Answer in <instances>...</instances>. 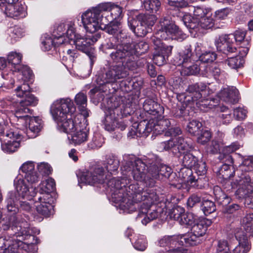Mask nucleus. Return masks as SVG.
I'll use <instances>...</instances> for the list:
<instances>
[{
    "mask_svg": "<svg viewBox=\"0 0 253 253\" xmlns=\"http://www.w3.org/2000/svg\"><path fill=\"white\" fill-rule=\"evenodd\" d=\"M126 180L125 178H113L108 182V186L112 192V198L114 203L119 204L124 210L132 211L136 208H132L135 203L143 201L137 218L141 220L143 224L146 225L150 221L156 219L159 212L151 209L153 204L159 201V197L153 189L144 190L137 183L132 184L126 187Z\"/></svg>",
    "mask_w": 253,
    "mask_h": 253,
    "instance_id": "1",
    "label": "nucleus"
},
{
    "mask_svg": "<svg viewBox=\"0 0 253 253\" xmlns=\"http://www.w3.org/2000/svg\"><path fill=\"white\" fill-rule=\"evenodd\" d=\"M126 45V43L119 40V35L110 37L104 44L105 49H115L110 53V57L112 61L118 65L111 66L105 73L98 75L96 79L98 84L114 83L118 79L126 78L128 75L127 71L124 68L125 59L119 55V49Z\"/></svg>",
    "mask_w": 253,
    "mask_h": 253,
    "instance_id": "2",
    "label": "nucleus"
},
{
    "mask_svg": "<svg viewBox=\"0 0 253 253\" xmlns=\"http://www.w3.org/2000/svg\"><path fill=\"white\" fill-rule=\"evenodd\" d=\"M146 116L149 119L141 121L137 126L136 131L144 136H147L151 132L160 134L170 125L169 120L161 119L164 109L157 102L151 99H146L143 105Z\"/></svg>",
    "mask_w": 253,
    "mask_h": 253,
    "instance_id": "3",
    "label": "nucleus"
},
{
    "mask_svg": "<svg viewBox=\"0 0 253 253\" xmlns=\"http://www.w3.org/2000/svg\"><path fill=\"white\" fill-rule=\"evenodd\" d=\"M10 221L12 223L11 227L9 225L4 224L3 229L8 230L10 236H13L12 243L6 249L3 253H20V250H23L28 253H34L37 250L34 242L35 237L32 235L28 229L22 227L20 223L16 221L15 216H12Z\"/></svg>",
    "mask_w": 253,
    "mask_h": 253,
    "instance_id": "4",
    "label": "nucleus"
},
{
    "mask_svg": "<svg viewBox=\"0 0 253 253\" xmlns=\"http://www.w3.org/2000/svg\"><path fill=\"white\" fill-rule=\"evenodd\" d=\"M50 111L60 131H73L75 122L72 119V115L76 111V107L70 99L56 100L52 105Z\"/></svg>",
    "mask_w": 253,
    "mask_h": 253,
    "instance_id": "5",
    "label": "nucleus"
},
{
    "mask_svg": "<svg viewBox=\"0 0 253 253\" xmlns=\"http://www.w3.org/2000/svg\"><path fill=\"white\" fill-rule=\"evenodd\" d=\"M119 49V55L125 59V69L133 70L136 67L135 56L146 53L149 49L148 44L144 41H140L136 44L126 43V46Z\"/></svg>",
    "mask_w": 253,
    "mask_h": 253,
    "instance_id": "6",
    "label": "nucleus"
},
{
    "mask_svg": "<svg viewBox=\"0 0 253 253\" xmlns=\"http://www.w3.org/2000/svg\"><path fill=\"white\" fill-rule=\"evenodd\" d=\"M247 31L243 30H236L233 34L224 35L219 36L215 41L217 50L227 56L232 53H237V48L235 45V41L242 44L245 41V38Z\"/></svg>",
    "mask_w": 253,
    "mask_h": 253,
    "instance_id": "7",
    "label": "nucleus"
},
{
    "mask_svg": "<svg viewBox=\"0 0 253 253\" xmlns=\"http://www.w3.org/2000/svg\"><path fill=\"white\" fill-rule=\"evenodd\" d=\"M158 35L162 39L175 40L182 41L186 35L177 26L169 17L161 18L158 25Z\"/></svg>",
    "mask_w": 253,
    "mask_h": 253,
    "instance_id": "8",
    "label": "nucleus"
},
{
    "mask_svg": "<svg viewBox=\"0 0 253 253\" xmlns=\"http://www.w3.org/2000/svg\"><path fill=\"white\" fill-rule=\"evenodd\" d=\"M147 164L140 159L134 161H128L123 166L124 170L126 172L131 171L133 179L138 181H144L147 185L152 187L154 185V181L149 180L146 174Z\"/></svg>",
    "mask_w": 253,
    "mask_h": 253,
    "instance_id": "9",
    "label": "nucleus"
},
{
    "mask_svg": "<svg viewBox=\"0 0 253 253\" xmlns=\"http://www.w3.org/2000/svg\"><path fill=\"white\" fill-rule=\"evenodd\" d=\"M100 37V35L98 34L86 37H83L80 35L77 36L76 39H75L74 43L76 48L88 55L91 65L93 64L94 60L95 58L93 44Z\"/></svg>",
    "mask_w": 253,
    "mask_h": 253,
    "instance_id": "10",
    "label": "nucleus"
},
{
    "mask_svg": "<svg viewBox=\"0 0 253 253\" xmlns=\"http://www.w3.org/2000/svg\"><path fill=\"white\" fill-rule=\"evenodd\" d=\"M84 27L87 32L94 33L102 27V22L106 21V17L97 13L93 8L88 10L82 15Z\"/></svg>",
    "mask_w": 253,
    "mask_h": 253,
    "instance_id": "11",
    "label": "nucleus"
},
{
    "mask_svg": "<svg viewBox=\"0 0 253 253\" xmlns=\"http://www.w3.org/2000/svg\"><path fill=\"white\" fill-rule=\"evenodd\" d=\"M207 87L205 83L200 82L189 85L186 89L189 94L187 95L191 97V101H196L197 106L201 110H204L205 108L211 109L213 106L212 104L208 103V100L204 102L202 101L203 93L206 91Z\"/></svg>",
    "mask_w": 253,
    "mask_h": 253,
    "instance_id": "12",
    "label": "nucleus"
},
{
    "mask_svg": "<svg viewBox=\"0 0 253 253\" xmlns=\"http://www.w3.org/2000/svg\"><path fill=\"white\" fill-rule=\"evenodd\" d=\"M33 200L39 204L36 205L38 212L44 217H48L53 213V206L52 205L53 198L50 194H38Z\"/></svg>",
    "mask_w": 253,
    "mask_h": 253,
    "instance_id": "13",
    "label": "nucleus"
},
{
    "mask_svg": "<svg viewBox=\"0 0 253 253\" xmlns=\"http://www.w3.org/2000/svg\"><path fill=\"white\" fill-rule=\"evenodd\" d=\"M179 236H165L159 240V245L165 248V252L160 253H188L187 250L179 248Z\"/></svg>",
    "mask_w": 253,
    "mask_h": 253,
    "instance_id": "14",
    "label": "nucleus"
},
{
    "mask_svg": "<svg viewBox=\"0 0 253 253\" xmlns=\"http://www.w3.org/2000/svg\"><path fill=\"white\" fill-rule=\"evenodd\" d=\"M105 176L102 167H96L82 172L80 181L85 184L93 185L104 182Z\"/></svg>",
    "mask_w": 253,
    "mask_h": 253,
    "instance_id": "15",
    "label": "nucleus"
},
{
    "mask_svg": "<svg viewBox=\"0 0 253 253\" xmlns=\"http://www.w3.org/2000/svg\"><path fill=\"white\" fill-rule=\"evenodd\" d=\"M20 137L18 133L9 130L5 132L0 138V143L2 150L5 152L13 153L17 150L20 146L19 141L16 140Z\"/></svg>",
    "mask_w": 253,
    "mask_h": 253,
    "instance_id": "16",
    "label": "nucleus"
},
{
    "mask_svg": "<svg viewBox=\"0 0 253 253\" xmlns=\"http://www.w3.org/2000/svg\"><path fill=\"white\" fill-rule=\"evenodd\" d=\"M121 113V109L119 107L118 103L115 104L114 107L110 106L106 112L104 124V128L109 131H114L117 127V119Z\"/></svg>",
    "mask_w": 253,
    "mask_h": 253,
    "instance_id": "17",
    "label": "nucleus"
},
{
    "mask_svg": "<svg viewBox=\"0 0 253 253\" xmlns=\"http://www.w3.org/2000/svg\"><path fill=\"white\" fill-rule=\"evenodd\" d=\"M0 8L8 17L17 18L25 16L24 6L22 3L4 4L3 0H0Z\"/></svg>",
    "mask_w": 253,
    "mask_h": 253,
    "instance_id": "18",
    "label": "nucleus"
},
{
    "mask_svg": "<svg viewBox=\"0 0 253 253\" xmlns=\"http://www.w3.org/2000/svg\"><path fill=\"white\" fill-rule=\"evenodd\" d=\"M219 159L223 163V165L220 167L218 170L219 175L224 179H229L233 176L234 171H232L231 165L233 163V159L229 154H220Z\"/></svg>",
    "mask_w": 253,
    "mask_h": 253,
    "instance_id": "19",
    "label": "nucleus"
},
{
    "mask_svg": "<svg viewBox=\"0 0 253 253\" xmlns=\"http://www.w3.org/2000/svg\"><path fill=\"white\" fill-rule=\"evenodd\" d=\"M19 201H20V197H18L15 192H10L8 193L6 199V209L8 212H11L12 215L8 218V222H6L2 224V228L4 224L9 225V227H11L12 225V223L10 221V218L12 216H15L16 219V221L18 223H20L18 221L16 217L14 215L19 211L18 204Z\"/></svg>",
    "mask_w": 253,
    "mask_h": 253,
    "instance_id": "20",
    "label": "nucleus"
},
{
    "mask_svg": "<svg viewBox=\"0 0 253 253\" xmlns=\"http://www.w3.org/2000/svg\"><path fill=\"white\" fill-rule=\"evenodd\" d=\"M8 100L14 104L15 117L23 125H26L30 117L27 115L30 112V109L20 101L19 102H15L12 98H9Z\"/></svg>",
    "mask_w": 253,
    "mask_h": 253,
    "instance_id": "21",
    "label": "nucleus"
},
{
    "mask_svg": "<svg viewBox=\"0 0 253 253\" xmlns=\"http://www.w3.org/2000/svg\"><path fill=\"white\" fill-rule=\"evenodd\" d=\"M14 186L18 197L22 199H26L30 200L33 197L36 196L38 194L35 192V190L32 192H30L29 188L25 184L24 180L22 178H16L14 181Z\"/></svg>",
    "mask_w": 253,
    "mask_h": 253,
    "instance_id": "22",
    "label": "nucleus"
},
{
    "mask_svg": "<svg viewBox=\"0 0 253 253\" xmlns=\"http://www.w3.org/2000/svg\"><path fill=\"white\" fill-rule=\"evenodd\" d=\"M70 135L68 138L75 144H80L87 140V131L86 129H81L79 126L74 122V127L72 132H65Z\"/></svg>",
    "mask_w": 253,
    "mask_h": 253,
    "instance_id": "23",
    "label": "nucleus"
},
{
    "mask_svg": "<svg viewBox=\"0 0 253 253\" xmlns=\"http://www.w3.org/2000/svg\"><path fill=\"white\" fill-rule=\"evenodd\" d=\"M147 167L148 168L147 177L149 180L160 179V173L158 161L154 156L150 155L146 160Z\"/></svg>",
    "mask_w": 253,
    "mask_h": 253,
    "instance_id": "24",
    "label": "nucleus"
},
{
    "mask_svg": "<svg viewBox=\"0 0 253 253\" xmlns=\"http://www.w3.org/2000/svg\"><path fill=\"white\" fill-rule=\"evenodd\" d=\"M218 95L220 100L234 104L238 101L239 91L235 87H231L221 90Z\"/></svg>",
    "mask_w": 253,
    "mask_h": 253,
    "instance_id": "25",
    "label": "nucleus"
},
{
    "mask_svg": "<svg viewBox=\"0 0 253 253\" xmlns=\"http://www.w3.org/2000/svg\"><path fill=\"white\" fill-rule=\"evenodd\" d=\"M212 223L211 219L208 218L199 219L191 228V232L199 238L203 236L207 230L208 227Z\"/></svg>",
    "mask_w": 253,
    "mask_h": 253,
    "instance_id": "26",
    "label": "nucleus"
},
{
    "mask_svg": "<svg viewBox=\"0 0 253 253\" xmlns=\"http://www.w3.org/2000/svg\"><path fill=\"white\" fill-rule=\"evenodd\" d=\"M128 25L132 31L138 37H144L149 32V28L140 24L135 18L129 17Z\"/></svg>",
    "mask_w": 253,
    "mask_h": 253,
    "instance_id": "27",
    "label": "nucleus"
},
{
    "mask_svg": "<svg viewBox=\"0 0 253 253\" xmlns=\"http://www.w3.org/2000/svg\"><path fill=\"white\" fill-rule=\"evenodd\" d=\"M102 30H104L107 33L111 35L122 34V30L121 23L118 21H111L108 22L106 18V21L102 22Z\"/></svg>",
    "mask_w": 253,
    "mask_h": 253,
    "instance_id": "28",
    "label": "nucleus"
},
{
    "mask_svg": "<svg viewBox=\"0 0 253 253\" xmlns=\"http://www.w3.org/2000/svg\"><path fill=\"white\" fill-rule=\"evenodd\" d=\"M250 177L245 176L239 180V188L237 190L239 194L242 196L248 195L253 190V183Z\"/></svg>",
    "mask_w": 253,
    "mask_h": 253,
    "instance_id": "29",
    "label": "nucleus"
},
{
    "mask_svg": "<svg viewBox=\"0 0 253 253\" xmlns=\"http://www.w3.org/2000/svg\"><path fill=\"white\" fill-rule=\"evenodd\" d=\"M179 246H195L201 242V239L193 232L179 236Z\"/></svg>",
    "mask_w": 253,
    "mask_h": 253,
    "instance_id": "30",
    "label": "nucleus"
},
{
    "mask_svg": "<svg viewBox=\"0 0 253 253\" xmlns=\"http://www.w3.org/2000/svg\"><path fill=\"white\" fill-rule=\"evenodd\" d=\"M29 122V128L26 130V134L29 138L36 137L42 127L41 124L35 118H31V117Z\"/></svg>",
    "mask_w": 253,
    "mask_h": 253,
    "instance_id": "31",
    "label": "nucleus"
},
{
    "mask_svg": "<svg viewBox=\"0 0 253 253\" xmlns=\"http://www.w3.org/2000/svg\"><path fill=\"white\" fill-rule=\"evenodd\" d=\"M192 49L191 45H186L185 49L180 52L176 57L175 62L177 66L182 65L191 61Z\"/></svg>",
    "mask_w": 253,
    "mask_h": 253,
    "instance_id": "32",
    "label": "nucleus"
},
{
    "mask_svg": "<svg viewBox=\"0 0 253 253\" xmlns=\"http://www.w3.org/2000/svg\"><path fill=\"white\" fill-rule=\"evenodd\" d=\"M203 67H200L197 64L188 62V63L182 65L181 74L183 76L195 75L202 72Z\"/></svg>",
    "mask_w": 253,
    "mask_h": 253,
    "instance_id": "33",
    "label": "nucleus"
},
{
    "mask_svg": "<svg viewBox=\"0 0 253 253\" xmlns=\"http://www.w3.org/2000/svg\"><path fill=\"white\" fill-rule=\"evenodd\" d=\"M239 244L233 250V253H247L251 249V245L248 240V235L238 237Z\"/></svg>",
    "mask_w": 253,
    "mask_h": 253,
    "instance_id": "34",
    "label": "nucleus"
},
{
    "mask_svg": "<svg viewBox=\"0 0 253 253\" xmlns=\"http://www.w3.org/2000/svg\"><path fill=\"white\" fill-rule=\"evenodd\" d=\"M160 36L158 35V31L156 33L155 36L151 38V41L155 46V51L161 50L166 54L171 53L173 46L167 45L164 44L160 39Z\"/></svg>",
    "mask_w": 253,
    "mask_h": 253,
    "instance_id": "35",
    "label": "nucleus"
},
{
    "mask_svg": "<svg viewBox=\"0 0 253 253\" xmlns=\"http://www.w3.org/2000/svg\"><path fill=\"white\" fill-rule=\"evenodd\" d=\"M221 73L220 69L216 64L207 65L204 67V69L202 70L203 76L209 77L213 76L215 79H217Z\"/></svg>",
    "mask_w": 253,
    "mask_h": 253,
    "instance_id": "36",
    "label": "nucleus"
},
{
    "mask_svg": "<svg viewBox=\"0 0 253 253\" xmlns=\"http://www.w3.org/2000/svg\"><path fill=\"white\" fill-rule=\"evenodd\" d=\"M40 190L38 194H50L55 188V182L52 178H48L45 181H42L40 185Z\"/></svg>",
    "mask_w": 253,
    "mask_h": 253,
    "instance_id": "37",
    "label": "nucleus"
},
{
    "mask_svg": "<svg viewBox=\"0 0 253 253\" xmlns=\"http://www.w3.org/2000/svg\"><path fill=\"white\" fill-rule=\"evenodd\" d=\"M92 8H93L95 11L97 10V13H99V14H101V12L103 11L112 10V14H113L114 12H117V13H116V15L114 17L115 19L119 17L122 13V10L120 7H116V8L112 9L109 3H101Z\"/></svg>",
    "mask_w": 253,
    "mask_h": 253,
    "instance_id": "38",
    "label": "nucleus"
},
{
    "mask_svg": "<svg viewBox=\"0 0 253 253\" xmlns=\"http://www.w3.org/2000/svg\"><path fill=\"white\" fill-rule=\"evenodd\" d=\"M120 165V162L117 157L114 156H109L104 163V166L106 170L110 173L116 171Z\"/></svg>",
    "mask_w": 253,
    "mask_h": 253,
    "instance_id": "39",
    "label": "nucleus"
},
{
    "mask_svg": "<svg viewBox=\"0 0 253 253\" xmlns=\"http://www.w3.org/2000/svg\"><path fill=\"white\" fill-rule=\"evenodd\" d=\"M217 111H219L218 117L220 121H222L223 124H229L232 120V116L231 111L226 106H217L216 107Z\"/></svg>",
    "mask_w": 253,
    "mask_h": 253,
    "instance_id": "40",
    "label": "nucleus"
},
{
    "mask_svg": "<svg viewBox=\"0 0 253 253\" xmlns=\"http://www.w3.org/2000/svg\"><path fill=\"white\" fill-rule=\"evenodd\" d=\"M156 19V17L154 15L143 14L138 15L136 18L140 24H143L149 29L150 27L154 25Z\"/></svg>",
    "mask_w": 253,
    "mask_h": 253,
    "instance_id": "41",
    "label": "nucleus"
},
{
    "mask_svg": "<svg viewBox=\"0 0 253 253\" xmlns=\"http://www.w3.org/2000/svg\"><path fill=\"white\" fill-rule=\"evenodd\" d=\"M183 21L185 26L189 30L198 31L200 29V22L198 18L191 17L190 15H185L183 17Z\"/></svg>",
    "mask_w": 253,
    "mask_h": 253,
    "instance_id": "42",
    "label": "nucleus"
},
{
    "mask_svg": "<svg viewBox=\"0 0 253 253\" xmlns=\"http://www.w3.org/2000/svg\"><path fill=\"white\" fill-rule=\"evenodd\" d=\"M142 2L146 10L150 13L157 12L161 7L159 0H144Z\"/></svg>",
    "mask_w": 253,
    "mask_h": 253,
    "instance_id": "43",
    "label": "nucleus"
},
{
    "mask_svg": "<svg viewBox=\"0 0 253 253\" xmlns=\"http://www.w3.org/2000/svg\"><path fill=\"white\" fill-rule=\"evenodd\" d=\"M197 162L198 159L192 154L187 153L183 154L182 164L185 167L184 169H191L193 167H195Z\"/></svg>",
    "mask_w": 253,
    "mask_h": 253,
    "instance_id": "44",
    "label": "nucleus"
},
{
    "mask_svg": "<svg viewBox=\"0 0 253 253\" xmlns=\"http://www.w3.org/2000/svg\"><path fill=\"white\" fill-rule=\"evenodd\" d=\"M176 149H177V154L178 153L185 154V152L189 151L192 146L186 141L184 139L181 137H175Z\"/></svg>",
    "mask_w": 253,
    "mask_h": 253,
    "instance_id": "45",
    "label": "nucleus"
},
{
    "mask_svg": "<svg viewBox=\"0 0 253 253\" xmlns=\"http://www.w3.org/2000/svg\"><path fill=\"white\" fill-rule=\"evenodd\" d=\"M67 29V23H61L53 31V36L54 40L62 42L63 40L66 43V39L65 38V34Z\"/></svg>",
    "mask_w": 253,
    "mask_h": 253,
    "instance_id": "46",
    "label": "nucleus"
},
{
    "mask_svg": "<svg viewBox=\"0 0 253 253\" xmlns=\"http://www.w3.org/2000/svg\"><path fill=\"white\" fill-rule=\"evenodd\" d=\"M75 102L84 115L86 114V107L87 105V97L82 92L77 94L75 97Z\"/></svg>",
    "mask_w": 253,
    "mask_h": 253,
    "instance_id": "47",
    "label": "nucleus"
},
{
    "mask_svg": "<svg viewBox=\"0 0 253 253\" xmlns=\"http://www.w3.org/2000/svg\"><path fill=\"white\" fill-rule=\"evenodd\" d=\"M171 53L166 54L161 50H156L154 52V62L159 66H162L166 63V59Z\"/></svg>",
    "mask_w": 253,
    "mask_h": 253,
    "instance_id": "48",
    "label": "nucleus"
},
{
    "mask_svg": "<svg viewBox=\"0 0 253 253\" xmlns=\"http://www.w3.org/2000/svg\"><path fill=\"white\" fill-rule=\"evenodd\" d=\"M202 124L196 120H192L189 122L187 126V130L192 135H196L199 134L201 131Z\"/></svg>",
    "mask_w": 253,
    "mask_h": 253,
    "instance_id": "49",
    "label": "nucleus"
},
{
    "mask_svg": "<svg viewBox=\"0 0 253 253\" xmlns=\"http://www.w3.org/2000/svg\"><path fill=\"white\" fill-rule=\"evenodd\" d=\"M196 216L191 212L184 213L181 215L179 222L181 225H192L196 222Z\"/></svg>",
    "mask_w": 253,
    "mask_h": 253,
    "instance_id": "50",
    "label": "nucleus"
},
{
    "mask_svg": "<svg viewBox=\"0 0 253 253\" xmlns=\"http://www.w3.org/2000/svg\"><path fill=\"white\" fill-rule=\"evenodd\" d=\"M160 148L164 150H171L174 155L177 154V149H176L175 137L168 141L162 142L160 144Z\"/></svg>",
    "mask_w": 253,
    "mask_h": 253,
    "instance_id": "51",
    "label": "nucleus"
},
{
    "mask_svg": "<svg viewBox=\"0 0 253 253\" xmlns=\"http://www.w3.org/2000/svg\"><path fill=\"white\" fill-rule=\"evenodd\" d=\"M225 63L232 69H237L243 66L244 60L240 56H235L228 58Z\"/></svg>",
    "mask_w": 253,
    "mask_h": 253,
    "instance_id": "52",
    "label": "nucleus"
},
{
    "mask_svg": "<svg viewBox=\"0 0 253 253\" xmlns=\"http://www.w3.org/2000/svg\"><path fill=\"white\" fill-rule=\"evenodd\" d=\"M215 198L218 203L223 206H226L230 202V199L226 196L218 187L214 188Z\"/></svg>",
    "mask_w": 253,
    "mask_h": 253,
    "instance_id": "53",
    "label": "nucleus"
},
{
    "mask_svg": "<svg viewBox=\"0 0 253 253\" xmlns=\"http://www.w3.org/2000/svg\"><path fill=\"white\" fill-rule=\"evenodd\" d=\"M56 40H53L51 37H46L45 40L42 41V47L45 50L48 51L50 50L52 47L55 46L56 45H58L59 44H61L63 43H65V42L62 40V42L60 41H56Z\"/></svg>",
    "mask_w": 253,
    "mask_h": 253,
    "instance_id": "54",
    "label": "nucleus"
},
{
    "mask_svg": "<svg viewBox=\"0 0 253 253\" xmlns=\"http://www.w3.org/2000/svg\"><path fill=\"white\" fill-rule=\"evenodd\" d=\"M201 209L206 215L212 213L216 210L214 203L210 200L204 201L201 205Z\"/></svg>",
    "mask_w": 253,
    "mask_h": 253,
    "instance_id": "55",
    "label": "nucleus"
},
{
    "mask_svg": "<svg viewBox=\"0 0 253 253\" xmlns=\"http://www.w3.org/2000/svg\"><path fill=\"white\" fill-rule=\"evenodd\" d=\"M197 137V142L199 143L204 145L208 142L211 137V134L210 130L207 129H202L199 132Z\"/></svg>",
    "mask_w": 253,
    "mask_h": 253,
    "instance_id": "56",
    "label": "nucleus"
},
{
    "mask_svg": "<svg viewBox=\"0 0 253 253\" xmlns=\"http://www.w3.org/2000/svg\"><path fill=\"white\" fill-rule=\"evenodd\" d=\"M217 55L214 52L205 51L199 56V59L203 62L208 63L214 61Z\"/></svg>",
    "mask_w": 253,
    "mask_h": 253,
    "instance_id": "57",
    "label": "nucleus"
},
{
    "mask_svg": "<svg viewBox=\"0 0 253 253\" xmlns=\"http://www.w3.org/2000/svg\"><path fill=\"white\" fill-rule=\"evenodd\" d=\"M245 229L247 232H253V213H249L246 215L243 219Z\"/></svg>",
    "mask_w": 253,
    "mask_h": 253,
    "instance_id": "58",
    "label": "nucleus"
},
{
    "mask_svg": "<svg viewBox=\"0 0 253 253\" xmlns=\"http://www.w3.org/2000/svg\"><path fill=\"white\" fill-rule=\"evenodd\" d=\"M22 56L21 54L15 52H10L7 56L8 63L13 65H18L21 62Z\"/></svg>",
    "mask_w": 253,
    "mask_h": 253,
    "instance_id": "59",
    "label": "nucleus"
},
{
    "mask_svg": "<svg viewBox=\"0 0 253 253\" xmlns=\"http://www.w3.org/2000/svg\"><path fill=\"white\" fill-rule=\"evenodd\" d=\"M15 90L17 96L19 97H24V95L31 93V88L27 83H24L18 86Z\"/></svg>",
    "mask_w": 253,
    "mask_h": 253,
    "instance_id": "60",
    "label": "nucleus"
},
{
    "mask_svg": "<svg viewBox=\"0 0 253 253\" xmlns=\"http://www.w3.org/2000/svg\"><path fill=\"white\" fill-rule=\"evenodd\" d=\"M75 32V28L73 24L71 22L67 23V29L65 32V36L68 39V42L73 41L74 42L75 39H76L77 36Z\"/></svg>",
    "mask_w": 253,
    "mask_h": 253,
    "instance_id": "61",
    "label": "nucleus"
},
{
    "mask_svg": "<svg viewBox=\"0 0 253 253\" xmlns=\"http://www.w3.org/2000/svg\"><path fill=\"white\" fill-rule=\"evenodd\" d=\"M24 99L20 101L28 107L29 106H36L38 104V100L33 94L30 93L24 95Z\"/></svg>",
    "mask_w": 253,
    "mask_h": 253,
    "instance_id": "62",
    "label": "nucleus"
},
{
    "mask_svg": "<svg viewBox=\"0 0 253 253\" xmlns=\"http://www.w3.org/2000/svg\"><path fill=\"white\" fill-rule=\"evenodd\" d=\"M200 26L203 29H210L213 27L214 23L212 18L209 17H203L199 19Z\"/></svg>",
    "mask_w": 253,
    "mask_h": 253,
    "instance_id": "63",
    "label": "nucleus"
},
{
    "mask_svg": "<svg viewBox=\"0 0 253 253\" xmlns=\"http://www.w3.org/2000/svg\"><path fill=\"white\" fill-rule=\"evenodd\" d=\"M228 242L225 240L218 241L217 246V253H230Z\"/></svg>",
    "mask_w": 253,
    "mask_h": 253,
    "instance_id": "64",
    "label": "nucleus"
}]
</instances>
